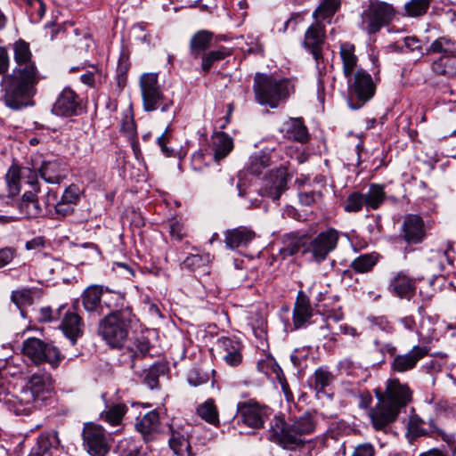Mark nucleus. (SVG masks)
Instances as JSON below:
<instances>
[{
	"mask_svg": "<svg viewBox=\"0 0 456 456\" xmlns=\"http://www.w3.org/2000/svg\"><path fill=\"white\" fill-rule=\"evenodd\" d=\"M13 59L12 72L4 77V101L11 109L20 110L29 104L37 94V86L45 77L40 73L25 40L19 39L13 44Z\"/></svg>",
	"mask_w": 456,
	"mask_h": 456,
	"instance_id": "nucleus-1",
	"label": "nucleus"
},
{
	"mask_svg": "<svg viewBox=\"0 0 456 456\" xmlns=\"http://www.w3.org/2000/svg\"><path fill=\"white\" fill-rule=\"evenodd\" d=\"M412 390L398 379H388L385 390L375 389L378 403L370 409L369 418L375 431L387 434L401 411L412 401Z\"/></svg>",
	"mask_w": 456,
	"mask_h": 456,
	"instance_id": "nucleus-2",
	"label": "nucleus"
},
{
	"mask_svg": "<svg viewBox=\"0 0 456 456\" xmlns=\"http://www.w3.org/2000/svg\"><path fill=\"white\" fill-rule=\"evenodd\" d=\"M315 429L314 417L305 412L286 421L283 416H275L268 429V439L284 449L292 450L305 444L304 436Z\"/></svg>",
	"mask_w": 456,
	"mask_h": 456,
	"instance_id": "nucleus-3",
	"label": "nucleus"
},
{
	"mask_svg": "<svg viewBox=\"0 0 456 456\" xmlns=\"http://www.w3.org/2000/svg\"><path fill=\"white\" fill-rule=\"evenodd\" d=\"M98 321V334L111 347L121 348L137 319L125 297L116 308L110 309Z\"/></svg>",
	"mask_w": 456,
	"mask_h": 456,
	"instance_id": "nucleus-4",
	"label": "nucleus"
},
{
	"mask_svg": "<svg viewBox=\"0 0 456 456\" xmlns=\"http://www.w3.org/2000/svg\"><path fill=\"white\" fill-rule=\"evenodd\" d=\"M125 297V294L108 287L92 284L86 287L80 297L73 301L71 308L77 310L81 304L87 319L98 321L110 309L116 308Z\"/></svg>",
	"mask_w": 456,
	"mask_h": 456,
	"instance_id": "nucleus-5",
	"label": "nucleus"
},
{
	"mask_svg": "<svg viewBox=\"0 0 456 456\" xmlns=\"http://www.w3.org/2000/svg\"><path fill=\"white\" fill-rule=\"evenodd\" d=\"M294 90L290 78L259 72L254 77L253 92L256 101L261 105L277 108L289 99Z\"/></svg>",
	"mask_w": 456,
	"mask_h": 456,
	"instance_id": "nucleus-6",
	"label": "nucleus"
},
{
	"mask_svg": "<svg viewBox=\"0 0 456 456\" xmlns=\"http://www.w3.org/2000/svg\"><path fill=\"white\" fill-rule=\"evenodd\" d=\"M428 53H443L431 62V70L436 76L456 77V40L441 37L427 48Z\"/></svg>",
	"mask_w": 456,
	"mask_h": 456,
	"instance_id": "nucleus-7",
	"label": "nucleus"
},
{
	"mask_svg": "<svg viewBox=\"0 0 456 456\" xmlns=\"http://www.w3.org/2000/svg\"><path fill=\"white\" fill-rule=\"evenodd\" d=\"M346 77L348 85V104L351 109H360L374 96L376 85L371 76L362 69H358Z\"/></svg>",
	"mask_w": 456,
	"mask_h": 456,
	"instance_id": "nucleus-8",
	"label": "nucleus"
},
{
	"mask_svg": "<svg viewBox=\"0 0 456 456\" xmlns=\"http://www.w3.org/2000/svg\"><path fill=\"white\" fill-rule=\"evenodd\" d=\"M22 352L35 364L46 362L53 369L58 368L64 358L59 348L53 343H47L37 338H28L24 340Z\"/></svg>",
	"mask_w": 456,
	"mask_h": 456,
	"instance_id": "nucleus-9",
	"label": "nucleus"
},
{
	"mask_svg": "<svg viewBox=\"0 0 456 456\" xmlns=\"http://www.w3.org/2000/svg\"><path fill=\"white\" fill-rule=\"evenodd\" d=\"M139 85L143 108L146 111H154L160 109L162 112H166L173 105V101L167 100L163 95L157 73L142 74Z\"/></svg>",
	"mask_w": 456,
	"mask_h": 456,
	"instance_id": "nucleus-10",
	"label": "nucleus"
},
{
	"mask_svg": "<svg viewBox=\"0 0 456 456\" xmlns=\"http://www.w3.org/2000/svg\"><path fill=\"white\" fill-rule=\"evenodd\" d=\"M83 447L91 456H106L110 450L109 435L100 425L88 422L82 430Z\"/></svg>",
	"mask_w": 456,
	"mask_h": 456,
	"instance_id": "nucleus-11",
	"label": "nucleus"
},
{
	"mask_svg": "<svg viewBox=\"0 0 456 456\" xmlns=\"http://www.w3.org/2000/svg\"><path fill=\"white\" fill-rule=\"evenodd\" d=\"M270 415L271 409L261 405L255 400L240 402L237 404L236 418L238 423L241 422L251 428L259 429L264 428V424Z\"/></svg>",
	"mask_w": 456,
	"mask_h": 456,
	"instance_id": "nucleus-12",
	"label": "nucleus"
},
{
	"mask_svg": "<svg viewBox=\"0 0 456 456\" xmlns=\"http://www.w3.org/2000/svg\"><path fill=\"white\" fill-rule=\"evenodd\" d=\"M338 240V231L334 228H328L314 237L304 249V252L311 254L314 261L321 263L337 248Z\"/></svg>",
	"mask_w": 456,
	"mask_h": 456,
	"instance_id": "nucleus-13",
	"label": "nucleus"
},
{
	"mask_svg": "<svg viewBox=\"0 0 456 456\" xmlns=\"http://www.w3.org/2000/svg\"><path fill=\"white\" fill-rule=\"evenodd\" d=\"M397 12L385 2L372 1L363 13V22L369 28H381L388 27L393 20L397 19Z\"/></svg>",
	"mask_w": 456,
	"mask_h": 456,
	"instance_id": "nucleus-14",
	"label": "nucleus"
},
{
	"mask_svg": "<svg viewBox=\"0 0 456 456\" xmlns=\"http://www.w3.org/2000/svg\"><path fill=\"white\" fill-rule=\"evenodd\" d=\"M417 289L418 280L403 270L393 273L387 284L388 292L402 300H412Z\"/></svg>",
	"mask_w": 456,
	"mask_h": 456,
	"instance_id": "nucleus-15",
	"label": "nucleus"
},
{
	"mask_svg": "<svg viewBox=\"0 0 456 456\" xmlns=\"http://www.w3.org/2000/svg\"><path fill=\"white\" fill-rule=\"evenodd\" d=\"M289 175L286 167L281 166L271 170L264 178L263 186L259 189L262 197H266L276 201L288 189L287 183Z\"/></svg>",
	"mask_w": 456,
	"mask_h": 456,
	"instance_id": "nucleus-16",
	"label": "nucleus"
},
{
	"mask_svg": "<svg viewBox=\"0 0 456 456\" xmlns=\"http://www.w3.org/2000/svg\"><path fill=\"white\" fill-rule=\"evenodd\" d=\"M83 110L82 98L70 87H65L58 95L52 112L56 116H78Z\"/></svg>",
	"mask_w": 456,
	"mask_h": 456,
	"instance_id": "nucleus-17",
	"label": "nucleus"
},
{
	"mask_svg": "<svg viewBox=\"0 0 456 456\" xmlns=\"http://www.w3.org/2000/svg\"><path fill=\"white\" fill-rule=\"evenodd\" d=\"M122 347L123 353L121 356L123 357V362L134 370V372H137V362L151 354L150 351L152 348V345L146 336L139 335Z\"/></svg>",
	"mask_w": 456,
	"mask_h": 456,
	"instance_id": "nucleus-18",
	"label": "nucleus"
},
{
	"mask_svg": "<svg viewBox=\"0 0 456 456\" xmlns=\"http://www.w3.org/2000/svg\"><path fill=\"white\" fill-rule=\"evenodd\" d=\"M315 311L311 305L309 297L303 291L297 292L293 311L292 322L295 330L305 329L313 323L312 318Z\"/></svg>",
	"mask_w": 456,
	"mask_h": 456,
	"instance_id": "nucleus-19",
	"label": "nucleus"
},
{
	"mask_svg": "<svg viewBox=\"0 0 456 456\" xmlns=\"http://www.w3.org/2000/svg\"><path fill=\"white\" fill-rule=\"evenodd\" d=\"M60 329L64 336L75 345L78 338L84 335L85 322L77 310L65 309L62 312Z\"/></svg>",
	"mask_w": 456,
	"mask_h": 456,
	"instance_id": "nucleus-20",
	"label": "nucleus"
},
{
	"mask_svg": "<svg viewBox=\"0 0 456 456\" xmlns=\"http://www.w3.org/2000/svg\"><path fill=\"white\" fill-rule=\"evenodd\" d=\"M3 400L7 408L16 415H28L33 410L41 407L32 392L25 387L21 388L17 395H12Z\"/></svg>",
	"mask_w": 456,
	"mask_h": 456,
	"instance_id": "nucleus-21",
	"label": "nucleus"
},
{
	"mask_svg": "<svg viewBox=\"0 0 456 456\" xmlns=\"http://www.w3.org/2000/svg\"><path fill=\"white\" fill-rule=\"evenodd\" d=\"M428 354V348L427 346H414L409 352L395 355L391 362V369L398 373L410 371Z\"/></svg>",
	"mask_w": 456,
	"mask_h": 456,
	"instance_id": "nucleus-22",
	"label": "nucleus"
},
{
	"mask_svg": "<svg viewBox=\"0 0 456 456\" xmlns=\"http://www.w3.org/2000/svg\"><path fill=\"white\" fill-rule=\"evenodd\" d=\"M224 361L230 366H239L242 362L241 341L235 337H221L216 342Z\"/></svg>",
	"mask_w": 456,
	"mask_h": 456,
	"instance_id": "nucleus-23",
	"label": "nucleus"
},
{
	"mask_svg": "<svg viewBox=\"0 0 456 456\" xmlns=\"http://www.w3.org/2000/svg\"><path fill=\"white\" fill-rule=\"evenodd\" d=\"M341 4L342 0H320L319 5L312 14L314 23L310 24L307 28H324L326 25H330Z\"/></svg>",
	"mask_w": 456,
	"mask_h": 456,
	"instance_id": "nucleus-24",
	"label": "nucleus"
},
{
	"mask_svg": "<svg viewBox=\"0 0 456 456\" xmlns=\"http://www.w3.org/2000/svg\"><path fill=\"white\" fill-rule=\"evenodd\" d=\"M402 235L409 244L420 243L425 236L424 222L419 215H407L403 223Z\"/></svg>",
	"mask_w": 456,
	"mask_h": 456,
	"instance_id": "nucleus-25",
	"label": "nucleus"
},
{
	"mask_svg": "<svg viewBox=\"0 0 456 456\" xmlns=\"http://www.w3.org/2000/svg\"><path fill=\"white\" fill-rule=\"evenodd\" d=\"M135 429L142 436L145 442L153 441L161 429L159 413L156 410H152L137 419Z\"/></svg>",
	"mask_w": 456,
	"mask_h": 456,
	"instance_id": "nucleus-26",
	"label": "nucleus"
},
{
	"mask_svg": "<svg viewBox=\"0 0 456 456\" xmlns=\"http://www.w3.org/2000/svg\"><path fill=\"white\" fill-rule=\"evenodd\" d=\"M256 238V232L246 226H239L224 232V243L230 249L246 248Z\"/></svg>",
	"mask_w": 456,
	"mask_h": 456,
	"instance_id": "nucleus-27",
	"label": "nucleus"
},
{
	"mask_svg": "<svg viewBox=\"0 0 456 456\" xmlns=\"http://www.w3.org/2000/svg\"><path fill=\"white\" fill-rule=\"evenodd\" d=\"M59 444L57 432L42 434L38 436L37 445L28 456H57Z\"/></svg>",
	"mask_w": 456,
	"mask_h": 456,
	"instance_id": "nucleus-28",
	"label": "nucleus"
},
{
	"mask_svg": "<svg viewBox=\"0 0 456 456\" xmlns=\"http://www.w3.org/2000/svg\"><path fill=\"white\" fill-rule=\"evenodd\" d=\"M325 30H306L304 39V46L313 55L319 68L323 62L322 48L325 44Z\"/></svg>",
	"mask_w": 456,
	"mask_h": 456,
	"instance_id": "nucleus-29",
	"label": "nucleus"
},
{
	"mask_svg": "<svg viewBox=\"0 0 456 456\" xmlns=\"http://www.w3.org/2000/svg\"><path fill=\"white\" fill-rule=\"evenodd\" d=\"M53 379L50 375L33 374L25 388L31 391L36 399L42 405L52 391Z\"/></svg>",
	"mask_w": 456,
	"mask_h": 456,
	"instance_id": "nucleus-30",
	"label": "nucleus"
},
{
	"mask_svg": "<svg viewBox=\"0 0 456 456\" xmlns=\"http://www.w3.org/2000/svg\"><path fill=\"white\" fill-rule=\"evenodd\" d=\"M234 148L233 139L226 133L215 132L211 136V150L216 162L225 159Z\"/></svg>",
	"mask_w": 456,
	"mask_h": 456,
	"instance_id": "nucleus-31",
	"label": "nucleus"
},
{
	"mask_svg": "<svg viewBox=\"0 0 456 456\" xmlns=\"http://www.w3.org/2000/svg\"><path fill=\"white\" fill-rule=\"evenodd\" d=\"M169 434L170 436L168 439V446L175 455L194 456V453L191 451L189 439L183 433H182L178 429H175L174 426L170 424Z\"/></svg>",
	"mask_w": 456,
	"mask_h": 456,
	"instance_id": "nucleus-32",
	"label": "nucleus"
},
{
	"mask_svg": "<svg viewBox=\"0 0 456 456\" xmlns=\"http://www.w3.org/2000/svg\"><path fill=\"white\" fill-rule=\"evenodd\" d=\"M27 174H32L29 167H21L17 165L10 167L5 175L8 197H15L20 192L22 175Z\"/></svg>",
	"mask_w": 456,
	"mask_h": 456,
	"instance_id": "nucleus-33",
	"label": "nucleus"
},
{
	"mask_svg": "<svg viewBox=\"0 0 456 456\" xmlns=\"http://www.w3.org/2000/svg\"><path fill=\"white\" fill-rule=\"evenodd\" d=\"M285 136L292 141L305 143L309 141V134L302 118H291L284 123Z\"/></svg>",
	"mask_w": 456,
	"mask_h": 456,
	"instance_id": "nucleus-34",
	"label": "nucleus"
},
{
	"mask_svg": "<svg viewBox=\"0 0 456 456\" xmlns=\"http://www.w3.org/2000/svg\"><path fill=\"white\" fill-rule=\"evenodd\" d=\"M305 246V235L299 232H290L283 236L281 247L279 249L278 255L281 258L285 259L292 256L299 252Z\"/></svg>",
	"mask_w": 456,
	"mask_h": 456,
	"instance_id": "nucleus-35",
	"label": "nucleus"
},
{
	"mask_svg": "<svg viewBox=\"0 0 456 456\" xmlns=\"http://www.w3.org/2000/svg\"><path fill=\"white\" fill-rule=\"evenodd\" d=\"M258 371L264 373L265 376L275 379L281 385L282 389L286 392L289 387L285 379V375L273 357H265L257 362Z\"/></svg>",
	"mask_w": 456,
	"mask_h": 456,
	"instance_id": "nucleus-36",
	"label": "nucleus"
},
{
	"mask_svg": "<svg viewBox=\"0 0 456 456\" xmlns=\"http://www.w3.org/2000/svg\"><path fill=\"white\" fill-rule=\"evenodd\" d=\"M39 174L48 183L60 184L67 177V170L57 161L44 162Z\"/></svg>",
	"mask_w": 456,
	"mask_h": 456,
	"instance_id": "nucleus-37",
	"label": "nucleus"
},
{
	"mask_svg": "<svg viewBox=\"0 0 456 456\" xmlns=\"http://www.w3.org/2000/svg\"><path fill=\"white\" fill-rule=\"evenodd\" d=\"M339 55L343 64V74L348 77L358 69V57L355 54L354 45L349 42H343L339 45Z\"/></svg>",
	"mask_w": 456,
	"mask_h": 456,
	"instance_id": "nucleus-38",
	"label": "nucleus"
},
{
	"mask_svg": "<svg viewBox=\"0 0 456 456\" xmlns=\"http://www.w3.org/2000/svg\"><path fill=\"white\" fill-rule=\"evenodd\" d=\"M168 370V366L166 362H158L152 364L150 368L145 369L140 374L142 382L149 388L154 389L159 387V378L165 375Z\"/></svg>",
	"mask_w": 456,
	"mask_h": 456,
	"instance_id": "nucleus-39",
	"label": "nucleus"
},
{
	"mask_svg": "<svg viewBox=\"0 0 456 456\" xmlns=\"http://www.w3.org/2000/svg\"><path fill=\"white\" fill-rule=\"evenodd\" d=\"M213 33L208 30H199L190 41V50L193 58H198L211 45Z\"/></svg>",
	"mask_w": 456,
	"mask_h": 456,
	"instance_id": "nucleus-40",
	"label": "nucleus"
},
{
	"mask_svg": "<svg viewBox=\"0 0 456 456\" xmlns=\"http://www.w3.org/2000/svg\"><path fill=\"white\" fill-rule=\"evenodd\" d=\"M213 260V256L209 253L197 252L191 253L181 263L182 269L196 272L200 269L207 267Z\"/></svg>",
	"mask_w": 456,
	"mask_h": 456,
	"instance_id": "nucleus-41",
	"label": "nucleus"
},
{
	"mask_svg": "<svg viewBox=\"0 0 456 456\" xmlns=\"http://www.w3.org/2000/svg\"><path fill=\"white\" fill-rule=\"evenodd\" d=\"M364 204L367 210H376L385 202L386 192L384 186L377 183L370 185L369 191L363 193Z\"/></svg>",
	"mask_w": 456,
	"mask_h": 456,
	"instance_id": "nucleus-42",
	"label": "nucleus"
},
{
	"mask_svg": "<svg viewBox=\"0 0 456 456\" xmlns=\"http://www.w3.org/2000/svg\"><path fill=\"white\" fill-rule=\"evenodd\" d=\"M379 257V254L376 252L362 254L351 262L350 267L356 273H366L372 271Z\"/></svg>",
	"mask_w": 456,
	"mask_h": 456,
	"instance_id": "nucleus-43",
	"label": "nucleus"
},
{
	"mask_svg": "<svg viewBox=\"0 0 456 456\" xmlns=\"http://www.w3.org/2000/svg\"><path fill=\"white\" fill-rule=\"evenodd\" d=\"M231 54L232 51L225 47L204 53L201 55V72L207 75L216 62L224 60Z\"/></svg>",
	"mask_w": 456,
	"mask_h": 456,
	"instance_id": "nucleus-44",
	"label": "nucleus"
},
{
	"mask_svg": "<svg viewBox=\"0 0 456 456\" xmlns=\"http://www.w3.org/2000/svg\"><path fill=\"white\" fill-rule=\"evenodd\" d=\"M196 411L197 414L208 424H211L215 427L219 426V413L214 399L209 398L204 403H200L197 407Z\"/></svg>",
	"mask_w": 456,
	"mask_h": 456,
	"instance_id": "nucleus-45",
	"label": "nucleus"
},
{
	"mask_svg": "<svg viewBox=\"0 0 456 456\" xmlns=\"http://www.w3.org/2000/svg\"><path fill=\"white\" fill-rule=\"evenodd\" d=\"M428 426L431 427L432 437L441 438L446 443L448 449L452 456L456 455V439L453 434L446 433L442 429L437 421L434 419H428Z\"/></svg>",
	"mask_w": 456,
	"mask_h": 456,
	"instance_id": "nucleus-46",
	"label": "nucleus"
},
{
	"mask_svg": "<svg viewBox=\"0 0 456 456\" xmlns=\"http://www.w3.org/2000/svg\"><path fill=\"white\" fill-rule=\"evenodd\" d=\"M272 165L271 156L265 152H260L250 157L248 164V171L254 175H259L263 170Z\"/></svg>",
	"mask_w": 456,
	"mask_h": 456,
	"instance_id": "nucleus-47",
	"label": "nucleus"
},
{
	"mask_svg": "<svg viewBox=\"0 0 456 456\" xmlns=\"http://www.w3.org/2000/svg\"><path fill=\"white\" fill-rule=\"evenodd\" d=\"M318 313H320L323 320L325 322V326L321 327L322 330L326 329L329 330L330 326L328 324L329 321H333L335 322H338L341 321L344 318V313L342 311L341 306L335 305L333 307H330L328 303H323L319 306V309L317 310Z\"/></svg>",
	"mask_w": 456,
	"mask_h": 456,
	"instance_id": "nucleus-48",
	"label": "nucleus"
},
{
	"mask_svg": "<svg viewBox=\"0 0 456 456\" xmlns=\"http://www.w3.org/2000/svg\"><path fill=\"white\" fill-rule=\"evenodd\" d=\"M127 411L126 405L118 403L110 406L107 411L102 413V419L111 426H118L121 423L124 415Z\"/></svg>",
	"mask_w": 456,
	"mask_h": 456,
	"instance_id": "nucleus-49",
	"label": "nucleus"
},
{
	"mask_svg": "<svg viewBox=\"0 0 456 456\" xmlns=\"http://www.w3.org/2000/svg\"><path fill=\"white\" fill-rule=\"evenodd\" d=\"M425 420L417 414H411L407 423V428L410 433L415 436H432L431 427L429 429L424 428Z\"/></svg>",
	"mask_w": 456,
	"mask_h": 456,
	"instance_id": "nucleus-50",
	"label": "nucleus"
},
{
	"mask_svg": "<svg viewBox=\"0 0 456 456\" xmlns=\"http://www.w3.org/2000/svg\"><path fill=\"white\" fill-rule=\"evenodd\" d=\"M26 8V12L33 21L40 20L45 12V5L42 0H19Z\"/></svg>",
	"mask_w": 456,
	"mask_h": 456,
	"instance_id": "nucleus-51",
	"label": "nucleus"
},
{
	"mask_svg": "<svg viewBox=\"0 0 456 456\" xmlns=\"http://www.w3.org/2000/svg\"><path fill=\"white\" fill-rule=\"evenodd\" d=\"M11 300L20 310H22L24 307L33 304V290L31 289L13 290L11 295Z\"/></svg>",
	"mask_w": 456,
	"mask_h": 456,
	"instance_id": "nucleus-52",
	"label": "nucleus"
},
{
	"mask_svg": "<svg viewBox=\"0 0 456 456\" xmlns=\"http://www.w3.org/2000/svg\"><path fill=\"white\" fill-rule=\"evenodd\" d=\"M432 0H411L404 4L405 13L410 17H419L424 15L431 4Z\"/></svg>",
	"mask_w": 456,
	"mask_h": 456,
	"instance_id": "nucleus-53",
	"label": "nucleus"
},
{
	"mask_svg": "<svg viewBox=\"0 0 456 456\" xmlns=\"http://www.w3.org/2000/svg\"><path fill=\"white\" fill-rule=\"evenodd\" d=\"M334 380L333 374L327 367H320L314 371V389L322 392L326 387L330 386Z\"/></svg>",
	"mask_w": 456,
	"mask_h": 456,
	"instance_id": "nucleus-54",
	"label": "nucleus"
},
{
	"mask_svg": "<svg viewBox=\"0 0 456 456\" xmlns=\"http://www.w3.org/2000/svg\"><path fill=\"white\" fill-rule=\"evenodd\" d=\"M363 206L365 207L363 193L354 191L348 195L343 207L346 212L357 213L362 209Z\"/></svg>",
	"mask_w": 456,
	"mask_h": 456,
	"instance_id": "nucleus-55",
	"label": "nucleus"
},
{
	"mask_svg": "<svg viewBox=\"0 0 456 456\" xmlns=\"http://www.w3.org/2000/svg\"><path fill=\"white\" fill-rule=\"evenodd\" d=\"M66 309V305H61L56 310H53L50 306H45L39 309L37 321L41 323L53 322L61 319L62 312Z\"/></svg>",
	"mask_w": 456,
	"mask_h": 456,
	"instance_id": "nucleus-56",
	"label": "nucleus"
},
{
	"mask_svg": "<svg viewBox=\"0 0 456 456\" xmlns=\"http://www.w3.org/2000/svg\"><path fill=\"white\" fill-rule=\"evenodd\" d=\"M53 197L54 202L51 203L50 200L48 199L47 205H49V206L53 205L54 207L55 214L59 217H67V216H71L74 213L76 207H74L71 204H69L61 200L56 201L57 194L55 192L53 194Z\"/></svg>",
	"mask_w": 456,
	"mask_h": 456,
	"instance_id": "nucleus-57",
	"label": "nucleus"
},
{
	"mask_svg": "<svg viewBox=\"0 0 456 456\" xmlns=\"http://www.w3.org/2000/svg\"><path fill=\"white\" fill-rule=\"evenodd\" d=\"M168 227L171 239L175 241L180 242L187 236L184 224L175 218L168 220Z\"/></svg>",
	"mask_w": 456,
	"mask_h": 456,
	"instance_id": "nucleus-58",
	"label": "nucleus"
},
{
	"mask_svg": "<svg viewBox=\"0 0 456 456\" xmlns=\"http://www.w3.org/2000/svg\"><path fill=\"white\" fill-rule=\"evenodd\" d=\"M80 188L77 184L71 183L64 190L61 200L76 207L80 200Z\"/></svg>",
	"mask_w": 456,
	"mask_h": 456,
	"instance_id": "nucleus-59",
	"label": "nucleus"
},
{
	"mask_svg": "<svg viewBox=\"0 0 456 456\" xmlns=\"http://www.w3.org/2000/svg\"><path fill=\"white\" fill-rule=\"evenodd\" d=\"M20 213L23 214L27 218H36L39 216L43 210L38 200L29 201L28 203L20 202L19 205Z\"/></svg>",
	"mask_w": 456,
	"mask_h": 456,
	"instance_id": "nucleus-60",
	"label": "nucleus"
},
{
	"mask_svg": "<svg viewBox=\"0 0 456 456\" xmlns=\"http://www.w3.org/2000/svg\"><path fill=\"white\" fill-rule=\"evenodd\" d=\"M208 380V374L198 368L191 369L187 375L188 383L193 387H198L206 384Z\"/></svg>",
	"mask_w": 456,
	"mask_h": 456,
	"instance_id": "nucleus-61",
	"label": "nucleus"
},
{
	"mask_svg": "<svg viewBox=\"0 0 456 456\" xmlns=\"http://www.w3.org/2000/svg\"><path fill=\"white\" fill-rule=\"evenodd\" d=\"M371 328L388 334L395 331L393 323L386 316H375L370 319Z\"/></svg>",
	"mask_w": 456,
	"mask_h": 456,
	"instance_id": "nucleus-62",
	"label": "nucleus"
},
{
	"mask_svg": "<svg viewBox=\"0 0 456 456\" xmlns=\"http://www.w3.org/2000/svg\"><path fill=\"white\" fill-rule=\"evenodd\" d=\"M74 44L77 48L87 52L93 46L94 40L92 36L86 30H76V39Z\"/></svg>",
	"mask_w": 456,
	"mask_h": 456,
	"instance_id": "nucleus-63",
	"label": "nucleus"
},
{
	"mask_svg": "<svg viewBox=\"0 0 456 456\" xmlns=\"http://www.w3.org/2000/svg\"><path fill=\"white\" fill-rule=\"evenodd\" d=\"M322 192L319 191H302L298 194L299 201L302 205L310 207L318 200L322 199Z\"/></svg>",
	"mask_w": 456,
	"mask_h": 456,
	"instance_id": "nucleus-64",
	"label": "nucleus"
}]
</instances>
